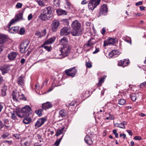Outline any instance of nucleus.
Instances as JSON below:
<instances>
[{
  "label": "nucleus",
  "instance_id": "nucleus-1",
  "mask_svg": "<svg viewBox=\"0 0 146 146\" xmlns=\"http://www.w3.org/2000/svg\"><path fill=\"white\" fill-rule=\"evenodd\" d=\"M53 15L52 9L51 7L49 6L42 10L38 18L42 21H46L49 20Z\"/></svg>",
  "mask_w": 146,
  "mask_h": 146
},
{
  "label": "nucleus",
  "instance_id": "nucleus-2",
  "mask_svg": "<svg viewBox=\"0 0 146 146\" xmlns=\"http://www.w3.org/2000/svg\"><path fill=\"white\" fill-rule=\"evenodd\" d=\"M31 107L29 105L23 107L21 111L16 113V115L20 118L27 117L32 113Z\"/></svg>",
  "mask_w": 146,
  "mask_h": 146
},
{
  "label": "nucleus",
  "instance_id": "nucleus-3",
  "mask_svg": "<svg viewBox=\"0 0 146 146\" xmlns=\"http://www.w3.org/2000/svg\"><path fill=\"white\" fill-rule=\"evenodd\" d=\"M71 49V48L70 46H63L60 50L61 53L59 54L58 58L62 59L67 56L70 53Z\"/></svg>",
  "mask_w": 146,
  "mask_h": 146
},
{
  "label": "nucleus",
  "instance_id": "nucleus-4",
  "mask_svg": "<svg viewBox=\"0 0 146 146\" xmlns=\"http://www.w3.org/2000/svg\"><path fill=\"white\" fill-rule=\"evenodd\" d=\"M101 0H90L88 7L90 10L93 11L100 3Z\"/></svg>",
  "mask_w": 146,
  "mask_h": 146
},
{
  "label": "nucleus",
  "instance_id": "nucleus-5",
  "mask_svg": "<svg viewBox=\"0 0 146 146\" xmlns=\"http://www.w3.org/2000/svg\"><path fill=\"white\" fill-rule=\"evenodd\" d=\"M77 70L76 67H74L65 71L66 75L68 76L74 77L77 72Z\"/></svg>",
  "mask_w": 146,
  "mask_h": 146
},
{
  "label": "nucleus",
  "instance_id": "nucleus-6",
  "mask_svg": "<svg viewBox=\"0 0 146 146\" xmlns=\"http://www.w3.org/2000/svg\"><path fill=\"white\" fill-rule=\"evenodd\" d=\"M118 41V39L116 38L109 37L104 41V46H107L108 45H113L114 44L117 43Z\"/></svg>",
  "mask_w": 146,
  "mask_h": 146
},
{
  "label": "nucleus",
  "instance_id": "nucleus-7",
  "mask_svg": "<svg viewBox=\"0 0 146 146\" xmlns=\"http://www.w3.org/2000/svg\"><path fill=\"white\" fill-rule=\"evenodd\" d=\"M108 11L107 5L105 4L102 5L101 6L100 9L99 15L98 16V17H99L101 15H106Z\"/></svg>",
  "mask_w": 146,
  "mask_h": 146
},
{
  "label": "nucleus",
  "instance_id": "nucleus-8",
  "mask_svg": "<svg viewBox=\"0 0 146 146\" xmlns=\"http://www.w3.org/2000/svg\"><path fill=\"white\" fill-rule=\"evenodd\" d=\"M60 22L57 19H54L51 24V30L53 32L57 31L58 28L60 25Z\"/></svg>",
  "mask_w": 146,
  "mask_h": 146
},
{
  "label": "nucleus",
  "instance_id": "nucleus-9",
  "mask_svg": "<svg viewBox=\"0 0 146 146\" xmlns=\"http://www.w3.org/2000/svg\"><path fill=\"white\" fill-rule=\"evenodd\" d=\"M70 27H65L62 29L60 31V35L62 36H66L71 33Z\"/></svg>",
  "mask_w": 146,
  "mask_h": 146
},
{
  "label": "nucleus",
  "instance_id": "nucleus-10",
  "mask_svg": "<svg viewBox=\"0 0 146 146\" xmlns=\"http://www.w3.org/2000/svg\"><path fill=\"white\" fill-rule=\"evenodd\" d=\"M82 29H72L70 33L73 36H79L82 33Z\"/></svg>",
  "mask_w": 146,
  "mask_h": 146
},
{
  "label": "nucleus",
  "instance_id": "nucleus-11",
  "mask_svg": "<svg viewBox=\"0 0 146 146\" xmlns=\"http://www.w3.org/2000/svg\"><path fill=\"white\" fill-rule=\"evenodd\" d=\"M47 121L46 118L41 117L38 119L35 124V126L38 128L41 127Z\"/></svg>",
  "mask_w": 146,
  "mask_h": 146
},
{
  "label": "nucleus",
  "instance_id": "nucleus-12",
  "mask_svg": "<svg viewBox=\"0 0 146 146\" xmlns=\"http://www.w3.org/2000/svg\"><path fill=\"white\" fill-rule=\"evenodd\" d=\"M71 26L72 29H82L80 23L77 20L73 21Z\"/></svg>",
  "mask_w": 146,
  "mask_h": 146
},
{
  "label": "nucleus",
  "instance_id": "nucleus-13",
  "mask_svg": "<svg viewBox=\"0 0 146 146\" xmlns=\"http://www.w3.org/2000/svg\"><path fill=\"white\" fill-rule=\"evenodd\" d=\"M10 69V66L8 65H5L0 68V70L3 74L7 73Z\"/></svg>",
  "mask_w": 146,
  "mask_h": 146
},
{
  "label": "nucleus",
  "instance_id": "nucleus-14",
  "mask_svg": "<svg viewBox=\"0 0 146 146\" xmlns=\"http://www.w3.org/2000/svg\"><path fill=\"white\" fill-rule=\"evenodd\" d=\"M17 55V53L16 52H11L9 54L8 57L9 60H13L16 58Z\"/></svg>",
  "mask_w": 146,
  "mask_h": 146
},
{
  "label": "nucleus",
  "instance_id": "nucleus-15",
  "mask_svg": "<svg viewBox=\"0 0 146 146\" xmlns=\"http://www.w3.org/2000/svg\"><path fill=\"white\" fill-rule=\"evenodd\" d=\"M120 52L117 50H113L109 53V56L110 58H111L115 57L119 55Z\"/></svg>",
  "mask_w": 146,
  "mask_h": 146
},
{
  "label": "nucleus",
  "instance_id": "nucleus-16",
  "mask_svg": "<svg viewBox=\"0 0 146 146\" xmlns=\"http://www.w3.org/2000/svg\"><path fill=\"white\" fill-rule=\"evenodd\" d=\"M7 36L4 34H0V44H3L7 40Z\"/></svg>",
  "mask_w": 146,
  "mask_h": 146
},
{
  "label": "nucleus",
  "instance_id": "nucleus-17",
  "mask_svg": "<svg viewBox=\"0 0 146 146\" xmlns=\"http://www.w3.org/2000/svg\"><path fill=\"white\" fill-rule=\"evenodd\" d=\"M42 108L43 109L46 110V109H48L52 107L51 103L48 102L43 104L42 106Z\"/></svg>",
  "mask_w": 146,
  "mask_h": 146
},
{
  "label": "nucleus",
  "instance_id": "nucleus-18",
  "mask_svg": "<svg viewBox=\"0 0 146 146\" xmlns=\"http://www.w3.org/2000/svg\"><path fill=\"white\" fill-rule=\"evenodd\" d=\"M65 127H63L62 128L58 129H57L56 133L55 135L58 137L60 135L63 134L64 135V134L66 132V131L64 130Z\"/></svg>",
  "mask_w": 146,
  "mask_h": 146
},
{
  "label": "nucleus",
  "instance_id": "nucleus-19",
  "mask_svg": "<svg viewBox=\"0 0 146 146\" xmlns=\"http://www.w3.org/2000/svg\"><path fill=\"white\" fill-rule=\"evenodd\" d=\"M56 38L55 37H52L49 38L46 40L41 46H44L46 44H50L53 43L55 41Z\"/></svg>",
  "mask_w": 146,
  "mask_h": 146
},
{
  "label": "nucleus",
  "instance_id": "nucleus-20",
  "mask_svg": "<svg viewBox=\"0 0 146 146\" xmlns=\"http://www.w3.org/2000/svg\"><path fill=\"white\" fill-rule=\"evenodd\" d=\"M56 12L58 15H66L67 14L66 11L62 9H57L56 10Z\"/></svg>",
  "mask_w": 146,
  "mask_h": 146
},
{
  "label": "nucleus",
  "instance_id": "nucleus-21",
  "mask_svg": "<svg viewBox=\"0 0 146 146\" xmlns=\"http://www.w3.org/2000/svg\"><path fill=\"white\" fill-rule=\"evenodd\" d=\"M84 141L86 142L89 145H91L93 144V141L89 135H87L85 137Z\"/></svg>",
  "mask_w": 146,
  "mask_h": 146
},
{
  "label": "nucleus",
  "instance_id": "nucleus-22",
  "mask_svg": "<svg viewBox=\"0 0 146 146\" xmlns=\"http://www.w3.org/2000/svg\"><path fill=\"white\" fill-rule=\"evenodd\" d=\"M9 32L11 33H16L18 31L19 29V27L17 26L12 27L11 28H9Z\"/></svg>",
  "mask_w": 146,
  "mask_h": 146
},
{
  "label": "nucleus",
  "instance_id": "nucleus-23",
  "mask_svg": "<svg viewBox=\"0 0 146 146\" xmlns=\"http://www.w3.org/2000/svg\"><path fill=\"white\" fill-rule=\"evenodd\" d=\"M17 83L21 87L23 86L24 84V78L22 76H20L18 78Z\"/></svg>",
  "mask_w": 146,
  "mask_h": 146
},
{
  "label": "nucleus",
  "instance_id": "nucleus-24",
  "mask_svg": "<svg viewBox=\"0 0 146 146\" xmlns=\"http://www.w3.org/2000/svg\"><path fill=\"white\" fill-rule=\"evenodd\" d=\"M59 42L60 43V45H62L63 46L66 45L68 43L67 38L66 37H64L59 41Z\"/></svg>",
  "mask_w": 146,
  "mask_h": 146
},
{
  "label": "nucleus",
  "instance_id": "nucleus-25",
  "mask_svg": "<svg viewBox=\"0 0 146 146\" xmlns=\"http://www.w3.org/2000/svg\"><path fill=\"white\" fill-rule=\"evenodd\" d=\"M20 95V94L19 92H13L12 95L13 100L14 101H17V98H19Z\"/></svg>",
  "mask_w": 146,
  "mask_h": 146
},
{
  "label": "nucleus",
  "instance_id": "nucleus-26",
  "mask_svg": "<svg viewBox=\"0 0 146 146\" xmlns=\"http://www.w3.org/2000/svg\"><path fill=\"white\" fill-rule=\"evenodd\" d=\"M96 40L93 38H91L88 41L87 44L86 46H92L95 44L96 42Z\"/></svg>",
  "mask_w": 146,
  "mask_h": 146
},
{
  "label": "nucleus",
  "instance_id": "nucleus-27",
  "mask_svg": "<svg viewBox=\"0 0 146 146\" xmlns=\"http://www.w3.org/2000/svg\"><path fill=\"white\" fill-rule=\"evenodd\" d=\"M59 114L62 117H64L67 115L66 111L64 110H61L59 111Z\"/></svg>",
  "mask_w": 146,
  "mask_h": 146
},
{
  "label": "nucleus",
  "instance_id": "nucleus-28",
  "mask_svg": "<svg viewBox=\"0 0 146 146\" xmlns=\"http://www.w3.org/2000/svg\"><path fill=\"white\" fill-rule=\"evenodd\" d=\"M60 22L64 25L68 26L69 25V20L67 19H62Z\"/></svg>",
  "mask_w": 146,
  "mask_h": 146
},
{
  "label": "nucleus",
  "instance_id": "nucleus-29",
  "mask_svg": "<svg viewBox=\"0 0 146 146\" xmlns=\"http://www.w3.org/2000/svg\"><path fill=\"white\" fill-rule=\"evenodd\" d=\"M30 43V41L28 39H26L21 43L20 46H28Z\"/></svg>",
  "mask_w": 146,
  "mask_h": 146
},
{
  "label": "nucleus",
  "instance_id": "nucleus-30",
  "mask_svg": "<svg viewBox=\"0 0 146 146\" xmlns=\"http://www.w3.org/2000/svg\"><path fill=\"white\" fill-rule=\"evenodd\" d=\"M128 63V62L125 59H124L123 61L120 60L118 63V64L121 66H126V64Z\"/></svg>",
  "mask_w": 146,
  "mask_h": 146
},
{
  "label": "nucleus",
  "instance_id": "nucleus-31",
  "mask_svg": "<svg viewBox=\"0 0 146 146\" xmlns=\"http://www.w3.org/2000/svg\"><path fill=\"white\" fill-rule=\"evenodd\" d=\"M18 20L17 19H13L11 20L10 21L8 25V27L9 28L10 27V26L11 25L17 22L18 21Z\"/></svg>",
  "mask_w": 146,
  "mask_h": 146
},
{
  "label": "nucleus",
  "instance_id": "nucleus-32",
  "mask_svg": "<svg viewBox=\"0 0 146 146\" xmlns=\"http://www.w3.org/2000/svg\"><path fill=\"white\" fill-rule=\"evenodd\" d=\"M63 135L59 139H57L56 141L55 142L54 145L56 146H58L60 144V143L62 140Z\"/></svg>",
  "mask_w": 146,
  "mask_h": 146
},
{
  "label": "nucleus",
  "instance_id": "nucleus-33",
  "mask_svg": "<svg viewBox=\"0 0 146 146\" xmlns=\"http://www.w3.org/2000/svg\"><path fill=\"white\" fill-rule=\"evenodd\" d=\"M127 124V123L126 121H123L121 123L119 124L118 127L121 128L125 129V125H126Z\"/></svg>",
  "mask_w": 146,
  "mask_h": 146
},
{
  "label": "nucleus",
  "instance_id": "nucleus-34",
  "mask_svg": "<svg viewBox=\"0 0 146 146\" xmlns=\"http://www.w3.org/2000/svg\"><path fill=\"white\" fill-rule=\"evenodd\" d=\"M31 118H27L24 119L23 121V122L25 124H28L31 123Z\"/></svg>",
  "mask_w": 146,
  "mask_h": 146
},
{
  "label": "nucleus",
  "instance_id": "nucleus-35",
  "mask_svg": "<svg viewBox=\"0 0 146 146\" xmlns=\"http://www.w3.org/2000/svg\"><path fill=\"white\" fill-rule=\"evenodd\" d=\"M27 47V46H20V51L21 53H24L26 51V49Z\"/></svg>",
  "mask_w": 146,
  "mask_h": 146
},
{
  "label": "nucleus",
  "instance_id": "nucleus-36",
  "mask_svg": "<svg viewBox=\"0 0 146 146\" xmlns=\"http://www.w3.org/2000/svg\"><path fill=\"white\" fill-rule=\"evenodd\" d=\"M119 104L120 105H123L125 103V100L123 99H121L118 100Z\"/></svg>",
  "mask_w": 146,
  "mask_h": 146
},
{
  "label": "nucleus",
  "instance_id": "nucleus-37",
  "mask_svg": "<svg viewBox=\"0 0 146 146\" xmlns=\"http://www.w3.org/2000/svg\"><path fill=\"white\" fill-rule=\"evenodd\" d=\"M42 110L41 109H39L35 111V113H36L38 116H41L42 115Z\"/></svg>",
  "mask_w": 146,
  "mask_h": 146
},
{
  "label": "nucleus",
  "instance_id": "nucleus-38",
  "mask_svg": "<svg viewBox=\"0 0 146 146\" xmlns=\"http://www.w3.org/2000/svg\"><path fill=\"white\" fill-rule=\"evenodd\" d=\"M20 95H19V98L20 100H26V98L25 97L24 94L21 92L20 93Z\"/></svg>",
  "mask_w": 146,
  "mask_h": 146
},
{
  "label": "nucleus",
  "instance_id": "nucleus-39",
  "mask_svg": "<svg viewBox=\"0 0 146 146\" xmlns=\"http://www.w3.org/2000/svg\"><path fill=\"white\" fill-rule=\"evenodd\" d=\"M130 96L132 101H135L136 99V96L135 94H133L131 95Z\"/></svg>",
  "mask_w": 146,
  "mask_h": 146
},
{
  "label": "nucleus",
  "instance_id": "nucleus-40",
  "mask_svg": "<svg viewBox=\"0 0 146 146\" xmlns=\"http://www.w3.org/2000/svg\"><path fill=\"white\" fill-rule=\"evenodd\" d=\"M44 48L45 50L48 52H50L52 49V48L51 46H41Z\"/></svg>",
  "mask_w": 146,
  "mask_h": 146
},
{
  "label": "nucleus",
  "instance_id": "nucleus-41",
  "mask_svg": "<svg viewBox=\"0 0 146 146\" xmlns=\"http://www.w3.org/2000/svg\"><path fill=\"white\" fill-rule=\"evenodd\" d=\"M15 18L17 19L19 21V20L23 19V15L19 13L15 16Z\"/></svg>",
  "mask_w": 146,
  "mask_h": 146
},
{
  "label": "nucleus",
  "instance_id": "nucleus-42",
  "mask_svg": "<svg viewBox=\"0 0 146 146\" xmlns=\"http://www.w3.org/2000/svg\"><path fill=\"white\" fill-rule=\"evenodd\" d=\"M60 0H54V4L56 7H59L60 5Z\"/></svg>",
  "mask_w": 146,
  "mask_h": 146
},
{
  "label": "nucleus",
  "instance_id": "nucleus-43",
  "mask_svg": "<svg viewBox=\"0 0 146 146\" xmlns=\"http://www.w3.org/2000/svg\"><path fill=\"white\" fill-rule=\"evenodd\" d=\"M23 5L22 3H17L15 6L16 7L17 9H19L21 8Z\"/></svg>",
  "mask_w": 146,
  "mask_h": 146
},
{
  "label": "nucleus",
  "instance_id": "nucleus-44",
  "mask_svg": "<svg viewBox=\"0 0 146 146\" xmlns=\"http://www.w3.org/2000/svg\"><path fill=\"white\" fill-rule=\"evenodd\" d=\"M9 135V134L7 133H4L1 136L2 138L6 139Z\"/></svg>",
  "mask_w": 146,
  "mask_h": 146
},
{
  "label": "nucleus",
  "instance_id": "nucleus-45",
  "mask_svg": "<svg viewBox=\"0 0 146 146\" xmlns=\"http://www.w3.org/2000/svg\"><path fill=\"white\" fill-rule=\"evenodd\" d=\"M11 117L12 119L14 120H16L17 119L16 115L14 113H11Z\"/></svg>",
  "mask_w": 146,
  "mask_h": 146
},
{
  "label": "nucleus",
  "instance_id": "nucleus-46",
  "mask_svg": "<svg viewBox=\"0 0 146 146\" xmlns=\"http://www.w3.org/2000/svg\"><path fill=\"white\" fill-rule=\"evenodd\" d=\"M35 35L38 36V37L39 38H40L42 36V34L41 32L39 31H37L35 33Z\"/></svg>",
  "mask_w": 146,
  "mask_h": 146
},
{
  "label": "nucleus",
  "instance_id": "nucleus-47",
  "mask_svg": "<svg viewBox=\"0 0 146 146\" xmlns=\"http://www.w3.org/2000/svg\"><path fill=\"white\" fill-rule=\"evenodd\" d=\"M39 5L40 6H44V4L43 2L41 0H38L37 1Z\"/></svg>",
  "mask_w": 146,
  "mask_h": 146
},
{
  "label": "nucleus",
  "instance_id": "nucleus-48",
  "mask_svg": "<svg viewBox=\"0 0 146 146\" xmlns=\"http://www.w3.org/2000/svg\"><path fill=\"white\" fill-rule=\"evenodd\" d=\"M42 36H44L46 35V30L45 29H44L41 32Z\"/></svg>",
  "mask_w": 146,
  "mask_h": 146
},
{
  "label": "nucleus",
  "instance_id": "nucleus-49",
  "mask_svg": "<svg viewBox=\"0 0 146 146\" xmlns=\"http://www.w3.org/2000/svg\"><path fill=\"white\" fill-rule=\"evenodd\" d=\"M25 32V30L23 28H21L19 31V34L21 35H23Z\"/></svg>",
  "mask_w": 146,
  "mask_h": 146
},
{
  "label": "nucleus",
  "instance_id": "nucleus-50",
  "mask_svg": "<svg viewBox=\"0 0 146 146\" xmlns=\"http://www.w3.org/2000/svg\"><path fill=\"white\" fill-rule=\"evenodd\" d=\"M117 132V131L116 129H114L113 131V134L115 135L116 138H117L118 137V133Z\"/></svg>",
  "mask_w": 146,
  "mask_h": 146
},
{
  "label": "nucleus",
  "instance_id": "nucleus-51",
  "mask_svg": "<svg viewBox=\"0 0 146 146\" xmlns=\"http://www.w3.org/2000/svg\"><path fill=\"white\" fill-rule=\"evenodd\" d=\"M104 78H101L99 80V82L98 83V86H100L101 85L102 83L103 82Z\"/></svg>",
  "mask_w": 146,
  "mask_h": 146
},
{
  "label": "nucleus",
  "instance_id": "nucleus-52",
  "mask_svg": "<svg viewBox=\"0 0 146 146\" xmlns=\"http://www.w3.org/2000/svg\"><path fill=\"white\" fill-rule=\"evenodd\" d=\"M48 78H46L45 79V80L44 81L42 84L41 85L42 87L44 85V84H45L46 85L47 84L48 82Z\"/></svg>",
  "mask_w": 146,
  "mask_h": 146
},
{
  "label": "nucleus",
  "instance_id": "nucleus-53",
  "mask_svg": "<svg viewBox=\"0 0 146 146\" xmlns=\"http://www.w3.org/2000/svg\"><path fill=\"white\" fill-rule=\"evenodd\" d=\"M141 139L142 138L140 136H136L134 137V139H135L137 140H141Z\"/></svg>",
  "mask_w": 146,
  "mask_h": 146
},
{
  "label": "nucleus",
  "instance_id": "nucleus-54",
  "mask_svg": "<svg viewBox=\"0 0 146 146\" xmlns=\"http://www.w3.org/2000/svg\"><path fill=\"white\" fill-rule=\"evenodd\" d=\"M86 66L88 68H90L92 66V65L91 63L88 62L86 63Z\"/></svg>",
  "mask_w": 146,
  "mask_h": 146
},
{
  "label": "nucleus",
  "instance_id": "nucleus-55",
  "mask_svg": "<svg viewBox=\"0 0 146 146\" xmlns=\"http://www.w3.org/2000/svg\"><path fill=\"white\" fill-rule=\"evenodd\" d=\"M1 93L3 96L4 97L6 95V92L5 90H1Z\"/></svg>",
  "mask_w": 146,
  "mask_h": 146
},
{
  "label": "nucleus",
  "instance_id": "nucleus-56",
  "mask_svg": "<svg viewBox=\"0 0 146 146\" xmlns=\"http://www.w3.org/2000/svg\"><path fill=\"white\" fill-rule=\"evenodd\" d=\"M96 50L95 51L93 52V54H95L99 51V48H97L96 46L95 47Z\"/></svg>",
  "mask_w": 146,
  "mask_h": 146
},
{
  "label": "nucleus",
  "instance_id": "nucleus-57",
  "mask_svg": "<svg viewBox=\"0 0 146 146\" xmlns=\"http://www.w3.org/2000/svg\"><path fill=\"white\" fill-rule=\"evenodd\" d=\"M56 86V85L54 84H53L52 85V87L49 89L48 91V92H50L54 88V87Z\"/></svg>",
  "mask_w": 146,
  "mask_h": 146
},
{
  "label": "nucleus",
  "instance_id": "nucleus-58",
  "mask_svg": "<svg viewBox=\"0 0 146 146\" xmlns=\"http://www.w3.org/2000/svg\"><path fill=\"white\" fill-rule=\"evenodd\" d=\"M119 136L120 137H122L123 138V139H125L126 137V135L125 134H122L121 133H120L119 134Z\"/></svg>",
  "mask_w": 146,
  "mask_h": 146
},
{
  "label": "nucleus",
  "instance_id": "nucleus-59",
  "mask_svg": "<svg viewBox=\"0 0 146 146\" xmlns=\"http://www.w3.org/2000/svg\"><path fill=\"white\" fill-rule=\"evenodd\" d=\"M142 4H143V1H139L138 2L136 3H135V5L136 6H137L142 5Z\"/></svg>",
  "mask_w": 146,
  "mask_h": 146
},
{
  "label": "nucleus",
  "instance_id": "nucleus-60",
  "mask_svg": "<svg viewBox=\"0 0 146 146\" xmlns=\"http://www.w3.org/2000/svg\"><path fill=\"white\" fill-rule=\"evenodd\" d=\"M25 61V60L24 58H22L20 61L21 63L22 64H23Z\"/></svg>",
  "mask_w": 146,
  "mask_h": 146
},
{
  "label": "nucleus",
  "instance_id": "nucleus-61",
  "mask_svg": "<svg viewBox=\"0 0 146 146\" xmlns=\"http://www.w3.org/2000/svg\"><path fill=\"white\" fill-rule=\"evenodd\" d=\"M4 126V124L2 123V122L0 121V129H2Z\"/></svg>",
  "mask_w": 146,
  "mask_h": 146
},
{
  "label": "nucleus",
  "instance_id": "nucleus-62",
  "mask_svg": "<svg viewBox=\"0 0 146 146\" xmlns=\"http://www.w3.org/2000/svg\"><path fill=\"white\" fill-rule=\"evenodd\" d=\"M145 86H146V81L141 83L140 84V86L141 87H143Z\"/></svg>",
  "mask_w": 146,
  "mask_h": 146
},
{
  "label": "nucleus",
  "instance_id": "nucleus-63",
  "mask_svg": "<svg viewBox=\"0 0 146 146\" xmlns=\"http://www.w3.org/2000/svg\"><path fill=\"white\" fill-rule=\"evenodd\" d=\"M126 131L129 133L130 136H132L133 135V133L130 130H126Z\"/></svg>",
  "mask_w": 146,
  "mask_h": 146
},
{
  "label": "nucleus",
  "instance_id": "nucleus-64",
  "mask_svg": "<svg viewBox=\"0 0 146 146\" xmlns=\"http://www.w3.org/2000/svg\"><path fill=\"white\" fill-rule=\"evenodd\" d=\"M33 18L32 15L31 14H29L28 17V19L29 20H31Z\"/></svg>",
  "mask_w": 146,
  "mask_h": 146
}]
</instances>
